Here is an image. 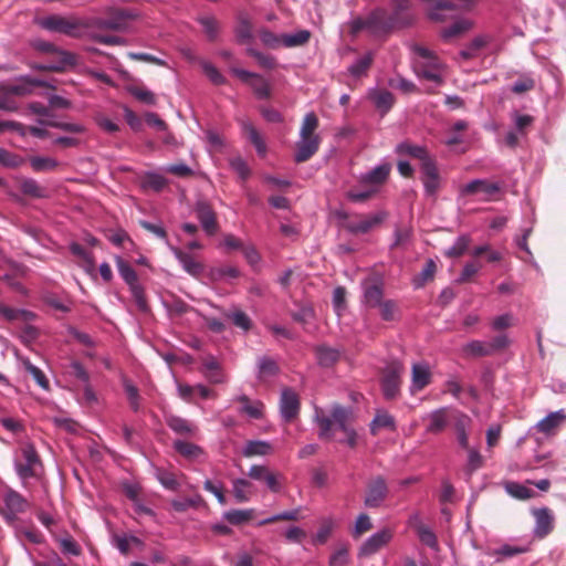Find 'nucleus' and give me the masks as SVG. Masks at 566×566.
<instances>
[{"label": "nucleus", "mask_w": 566, "mask_h": 566, "mask_svg": "<svg viewBox=\"0 0 566 566\" xmlns=\"http://www.w3.org/2000/svg\"><path fill=\"white\" fill-rule=\"evenodd\" d=\"M125 392L127 395V399H128L130 408L134 411H139V409H140V403H139L140 397H139L137 387H135L130 382H125Z\"/></svg>", "instance_id": "nucleus-64"}, {"label": "nucleus", "mask_w": 566, "mask_h": 566, "mask_svg": "<svg viewBox=\"0 0 566 566\" xmlns=\"http://www.w3.org/2000/svg\"><path fill=\"white\" fill-rule=\"evenodd\" d=\"M300 412V398L291 388H284L280 398V413L285 422L292 421Z\"/></svg>", "instance_id": "nucleus-12"}, {"label": "nucleus", "mask_w": 566, "mask_h": 566, "mask_svg": "<svg viewBox=\"0 0 566 566\" xmlns=\"http://www.w3.org/2000/svg\"><path fill=\"white\" fill-rule=\"evenodd\" d=\"M134 18L135 14L129 10L109 8L106 11V17L95 19L93 25L104 30L124 31Z\"/></svg>", "instance_id": "nucleus-7"}, {"label": "nucleus", "mask_w": 566, "mask_h": 566, "mask_svg": "<svg viewBox=\"0 0 566 566\" xmlns=\"http://www.w3.org/2000/svg\"><path fill=\"white\" fill-rule=\"evenodd\" d=\"M464 350L467 354L473 356L491 355V347L488 345V343H483L480 340H472L468 343L464 347Z\"/></svg>", "instance_id": "nucleus-55"}, {"label": "nucleus", "mask_w": 566, "mask_h": 566, "mask_svg": "<svg viewBox=\"0 0 566 566\" xmlns=\"http://www.w3.org/2000/svg\"><path fill=\"white\" fill-rule=\"evenodd\" d=\"M226 316L230 318L237 327L243 329L244 332L249 331L251 327L252 323L250 317L240 310H234L233 312L226 314Z\"/></svg>", "instance_id": "nucleus-54"}, {"label": "nucleus", "mask_w": 566, "mask_h": 566, "mask_svg": "<svg viewBox=\"0 0 566 566\" xmlns=\"http://www.w3.org/2000/svg\"><path fill=\"white\" fill-rule=\"evenodd\" d=\"M179 263L184 271L195 279H201L206 272V265L198 254L179 250Z\"/></svg>", "instance_id": "nucleus-21"}, {"label": "nucleus", "mask_w": 566, "mask_h": 566, "mask_svg": "<svg viewBox=\"0 0 566 566\" xmlns=\"http://www.w3.org/2000/svg\"><path fill=\"white\" fill-rule=\"evenodd\" d=\"M200 360L202 365L201 371L211 382L220 384L224 381V375L216 357L206 355L200 357Z\"/></svg>", "instance_id": "nucleus-24"}, {"label": "nucleus", "mask_w": 566, "mask_h": 566, "mask_svg": "<svg viewBox=\"0 0 566 566\" xmlns=\"http://www.w3.org/2000/svg\"><path fill=\"white\" fill-rule=\"evenodd\" d=\"M467 471L469 474L480 469L483 464V458L476 449L468 448Z\"/></svg>", "instance_id": "nucleus-61"}, {"label": "nucleus", "mask_w": 566, "mask_h": 566, "mask_svg": "<svg viewBox=\"0 0 566 566\" xmlns=\"http://www.w3.org/2000/svg\"><path fill=\"white\" fill-rule=\"evenodd\" d=\"M432 380V373L427 363H415L411 368L410 392L412 395L423 390Z\"/></svg>", "instance_id": "nucleus-15"}, {"label": "nucleus", "mask_w": 566, "mask_h": 566, "mask_svg": "<svg viewBox=\"0 0 566 566\" xmlns=\"http://www.w3.org/2000/svg\"><path fill=\"white\" fill-rule=\"evenodd\" d=\"M566 421V413L564 410H557L548 413L545 418L538 421L535 428L545 434H552Z\"/></svg>", "instance_id": "nucleus-25"}, {"label": "nucleus", "mask_w": 566, "mask_h": 566, "mask_svg": "<svg viewBox=\"0 0 566 566\" xmlns=\"http://www.w3.org/2000/svg\"><path fill=\"white\" fill-rule=\"evenodd\" d=\"M316 357L322 366H331L338 359L339 353L334 348L322 346L316 349Z\"/></svg>", "instance_id": "nucleus-48"}, {"label": "nucleus", "mask_w": 566, "mask_h": 566, "mask_svg": "<svg viewBox=\"0 0 566 566\" xmlns=\"http://www.w3.org/2000/svg\"><path fill=\"white\" fill-rule=\"evenodd\" d=\"M22 455L25 463L17 464V472L21 479H29L34 476V464L40 462L39 455L33 446L29 444L22 449Z\"/></svg>", "instance_id": "nucleus-22"}, {"label": "nucleus", "mask_w": 566, "mask_h": 566, "mask_svg": "<svg viewBox=\"0 0 566 566\" xmlns=\"http://www.w3.org/2000/svg\"><path fill=\"white\" fill-rule=\"evenodd\" d=\"M397 21L388 17L386 10L376 9L366 18H358L352 22V32L358 33L363 30L367 31L371 36L380 38L388 34L395 27Z\"/></svg>", "instance_id": "nucleus-3"}, {"label": "nucleus", "mask_w": 566, "mask_h": 566, "mask_svg": "<svg viewBox=\"0 0 566 566\" xmlns=\"http://www.w3.org/2000/svg\"><path fill=\"white\" fill-rule=\"evenodd\" d=\"M196 217L200 221L202 229L208 235H213L218 231L216 213L205 201H198L195 208Z\"/></svg>", "instance_id": "nucleus-17"}, {"label": "nucleus", "mask_w": 566, "mask_h": 566, "mask_svg": "<svg viewBox=\"0 0 566 566\" xmlns=\"http://www.w3.org/2000/svg\"><path fill=\"white\" fill-rule=\"evenodd\" d=\"M530 551V545H515V544H504L500 548L496 549V555L502 557H513Z\"/></svg>", "instance_id": "nucleus-51"}, {"label": "nucleus", "mask_w": 566, "mask_h": 566, "mask_svg": "<svg viewBox=\"0 0 566 566\" xmlns=\"http://www.w3.org/2000/svg\"><path fill=\"white\" fill-rule=\"evenodd\" d=\"M116 265H117L119 275L128 284L137 307L142 312H147L148 311L147 301L145 297L144 289L138 283V276H137L136 271L120 256L116 258Z\"/></svg>", "instance_id": "nucleus-6"}, {"label": "nucleus", "mask_w": 566, "mask_h": 566, "mask_svg": "<svg viewBox=\"0 0 566 566\" xmlns=\"http://www.w3.org/2000/svg\"><path fill=\"white\" fill-rule=\"evenodd\" d=\"M231 71L242 82L249 84L259 98H268L270 96V85L261 75L239 67H233Z\"/></svg>", "instance_id": "nucleus-10"}, {"label": "nucleus", "mask_w": 566, "mask_h": 566, "mask_svg": "<svg viewBox=\"0 0 566 566\" xmlns=\"http://www.w3.org/2000/svg\"><path fill=\"white\" fill-rule=\"evenodd\" d=\"M35 48L45 53L59 52L61 55L60 65H39L38 70L41 71H61L65 65H73L75 63L74 54L67 51H59L55 45L51 42L40 41L35 44Z\"/></svg>", "instance_id": "nucleus-16"}, {"label": "nucleus", "mask_w": 566, "mask_h": 566, "mask_svg": "<svg viewBox=\"0 0 566 566\" xmlns=\"http://www.w3.org/2000/svg\"><path fill=\"white\" fill-rule=\"evenodd\" d=\"M500 190L499 186L485 179H474L460 188L461 196L481 195V200L488 201Z\"/></svg>", "instance_id": "nucleus-11"}, {"label": "nucleus", "mask_w": 566, "mask_h": 566, "mask_svg": "<svg viewBox=\"0 0 566 566\" xmlns=\"http://www.w3.org/2000/svg\"><path fill=\"white\" fill-rule=\"evenodd\" d=\"M387 218L388 213L385 210L361 214L358 220L349 221L346 229L354 234H365L379 228Z\"/></svg>", "instance_id": "nucleus-8"}, {"label": "nucleus", "mask_w": 566, "mask_h": 566, "mask_svg": "<svg viewBox=\"0 0 566 566\" xmlns=\"http://www.w3.org/2000/svg\"><path fill=\"white\" fill-rule=\"evenodd\" d=\"M505 491L515 499L526 500L534 495V491L517 482H507Z\"/></svg>", "instance_id": "nucleus-47"}, {"label": "nucleus", "mask_w": 566, "mask_h": 566, "mask_svg": "<svg viewBox=\"0 0 566 566\" xmlns=\"http://www.w3.org/2000/svg\"><path fill=\"white\" fill-rule=\"evenodd\" d=\"M374 60V55L371 52H367L359 59H357L349 67L348 72L350 75L355 77H359L361 75H365L369 66L371 65V62Z\"/></svg>", "instance_id": "nucleus-42"}, {"label": "nucleus", "mask_w": 566, "mask_h": 566, "mask_svg": "<svg viewBox=\"0 0 566 566\" xmlns=\"http://www.w3.org/2000/svg\"><path fill=\"white\" fill-rule=\"evenodd\" d=\"M279 371L277 363L270 357L263 356L258 360V377L261 380H265L275 376Z\"/></svg>", "instance_id": "nucleus-35"}, {"label": "nucleus", "mask_w": 566, "mask_h": 566, "mask_svg": "<svg viewBox=\"0 0 566 566\" xmlns=\"http://www.w3.org/2000/svg\"><path fill=\"white\" fill-rule=\"evenodd\" d=\"M39 25L48 31L59 32L72 38L80 35L78 30L87 27L86 23L77 18H66L60 14H51L39 20Z\"/></svg>", "instance_id": "nucleus-5"}, {"label": "nucleus", "mask_w": 566, "mask_h": 566, "mask_svg": "<svg viewBox=\"0 0 566 566\" xmlns=\"http://www.w3.org/2000/svg\"><path fill=\"white\" fill-rule=\"evenodd\" d=\"M394 533L390 528H382L369 536L360 546V556H370L386 546L392 538Z\"/></svg>", "instance_id": "nucleus-13"}, {"label": "nucleus", "mask_w": 566, "mask_h": 566, "mask_svg": "<svg viewBox=\"0 0 566 566\" xmlns=\"http://www.w3.org/2000/svg\"><path fill=\"white\" fill-rule=\"evenodd\" d=\"M41 125L59 128L70 133H83L84 127L80 124L74 123H62V122H53V120H39Z\"/></svg>", "instance_id": "nucleus-58"}, {"label": "nucleus", "mask_w": 566, "mask_h": 566, "mask_svg": "<svg viewBox=\"0 0 566 566\" xmlns=\"http://www.w3.org/2000/svg\"><path fill=\"white\" fill-rule=\"evenodd\" d=\"M179 455L189 462L201 463L206 461L207 455L201 447L192 442L179 440Z\"/></svg>", "instance_id": "nucleus-28"}, {"label": "nucleus", "mask_w": 566, "mask_h": 566, "mask_svg": "<svg viewBox=\"0 0 566 566\" xmlns=\"http://www.w3.org/2000/svg\"><path fill=\"white\" fill-rule=\"evenodd\" d=\"M235 35L241 43H245L252 39V24L247 13L241 12L238 14Z\"/></svg>", "instance_id": "nucleus-34"}, {"label": "nucleus", "mask_w": 566, "mask_h": 566, "mask_svg": "<svg viewBox=\"0 0 566 566\" xmlns=\"http://www.w3.org/2000/svg\"><path fill=\"white\" fill-rule=\"evenodd\" d=\"M402 374L403 366L398 361H392L386 366L384 370L381 386L384 396L387 399H394L398 396Z\"/></svg>", "instance_id": "nucleus-9"}, {"label": "nucleus", "mask_w": 566, "mask_h": 566, "mask_svg": "<svg viewBox=\"0 0 566 566\" xmlns=\"http://www.w3.org/2000/svg\"><path fill=\"white\" fill-rule=\"evenodd\" d=\"M314 420L319 427L318 437L321 439H333L335 428L345 434V438L339 440V442L346 443L352 448L356 446L357 434L350 426L354 421V413L350 408H345L340 405H333L331 408V416L325 415L322 409L316 408Z\"/></svg>", "instance_id": "nucleus-1"}, {"label": "nucleus", "mask_w": 566, "mask_h": 566, "mask_svg": "<svg viewBox=\"0 0 566 566\" xmlns=\"http://www.w3.org/2000/svg\"><path fill=\"white\" fill-rule=\"evenodd\" d=\"M209 389L202 385L197 386H188V385H179V397L186 400H191L196 395L201 398L209 397Z\"/></svg>", "instance_id": "nucleus-45"}, {"label": "nucleus", "mask_w": 566, "mask_h": 566, "mask_svg": "<svg viewBox=\"0 0 566 566\" xmlns=\"http://www.w3.org/2000/svg\"><path fill=\"white\" fill-rule=\"evenodd\" d=\"M452 419L454 420V430L457 433V439L459 444L463 449L469 448V437H468V429L471 426V419L467 415L462 412H454L452 415Z\"/></svg>", "instance_id": "nucleus-26"}, {"label": "nucleus", "mask_w": 566, "mask_h": 566, "mask_svg": "<svg viewBox=\"0 0 566 566\" xmlns=\"http://www.w3.org/2000/svg\"><path fill=\"white\" fill-rule=\"evenodd\" d=\"M421 181L427 196L433 197L437 195L441 186V178L433 160L421 165Z\"/></svg>", "instance_id": "nucleus-14"}, {"label": "nucleus", "mask_w": 566, "mask_h": 566, "mask_svg": "<svg viewBox=\"0 0 566 566\" xmlns=\"http://www.w3.org/2000/svg\"><path fill=\"white\" fill-rule=\"evenodd\" d=\"M311 33L307 30H300L295 33L283 34L282 45L285 48L301 46L308 42Z\"/></svg>", "instance_id": "nucleus-43"}, {"label": "nucleus", "mask_w": 566, "mask_h": 566, "mask_svg": "<svg viewBox=\"0 0 566 566\" xmlns=\"http://www.w3.org/2000/svg\"><path fill=\"white\" fill-rule=\"evenodd\" d=\"M237 400L242 405L240 411L252 419H260L263 416L264 405L259 400H250L245 395L239 396Z\"/></svg>", "instance_id": "nucleus-32"}, {"label": "nucleus", "mask_w": 566, "mask_h": 566, "mask_svg": "<svg viewBox=\"0 0 566 566\" xmlns=\"http://www.w3.org/2000/svg\"><path fill=\"white\" fill-rule=\"evenodd\" d=\"M229 165L232 168V170L238 174V176L245 180L250 176V168L247 165L245 160L241 157H233L229 160Z\"/></svg>", "instance_id": "nucleus-57"}, {"label": "nucleus", "mask_w": 566, "mask_h": 566, "mask_svg": "<svg viewBox=\"0 0 566 566\" xmlns=\"http://www.w3.org/2000/svg\"><path fill=\"white\" fill-rule=\"evenodd\" d=\"M253 515V510H231L224 514V518L234 525L249 521Z\"/></svg>", "instance_id": "nucleus-53"}, {"label": "nucleus", "mask_w": 566, "mask_h": 566, "mask_svg": "<svg viewBox=\"0 0 566 566\" xmlns=\"http://www.w3.org/2000/svg\"><path fill=\"white\" fill-rule=\"evenodd\" d=\"M21 193L31 199H49L51 193L49 189L40 185L35 179L19 177L17 179Z\"/></svg>", "instance_id": "nucleus-19"}, {"label": "nucleus", "mask_w": 566, "mask_h": 566, "mask_svg": "<svg viewBox=\"0 0 566 566\" xmlns=\"http://www.w3.org/2000/svg\"><path fill=\"white\" fill-rule=\"evenodd\" d=\"M206 140L209 151H220L224 146L223 137L216 130H207Z\"/></svg>", "instance_id": "nucleus-60"}, {"label": "nucleus", "mask_w": 566, "mask_h": 566, "mask_svg": "<svg viewBox=\"0 0 566 566\" xmlns=\"http://www.w3.org/2000/svg\"><path fill=\"white\" fill-rule=\"evenodd\" d=\"M452 417L449 415V411L447 408H440V409H437L432 412H430L429 415H427V417L424 418L427 420V432L429 433H440L441 431H443L450 419Z\"/></svg>", "instance_id": "nucleus-23"}, {"label": "nucleus", "mask_w": 566, "mask_h": 566, "mask_svg": "<svg viewBox=\"0 0 566 566\" xmlns=\"http://www.w3.org/2000/svg\"><path fill=\"white\" fill-rule=\"evenodd\" d=\"M29 163L35 172L52 171L59 166V161L52 157L33 156L29 158Z\"/></svg>", "instance_id": "nucleus-38"}, {"label": "nucleus", "mask_w": 566, "mask_h": 566, "mask_svg": "<svg viewBox=\"0 0 566 566\" xmlns=\"http://www.w3.org/2000/svg\"><path fill=\"white\" fill-rule=\"evenodd\" d=\"M242 129L254 145L258 154L260 156H264L266 153V145L254 126L250 122H242Z\"/></svg>", "instance_id": "nucleus-39"}, {"label": "nucleus", "mask_w": 566, "mask_h": 566, "mask_svg": "<svg viewBox=\"0 0 566 566\" xmlns=\"http://www.w3.org/2000/svg\"><path fill=\"white\" fill-rule=\"evenodd\" d=\"M410 522L416 523L415 527L417 530L420 541L423 544H426L427 546H429L431 548L437 547L438 543H437V537H436L434 533L430 528H428L427 526L422 525L419 522L418 515L412 516Z\"/></svg>", "instance_id": "nucleus-40"}, {"label": "nucleus", "mask_w": 566, "mask_h": 566, "mask_svg": "<svg viewBox=\"0 0 566 566\" xmlns=\"http://www.w3.org/2000/svg\"><path fill=\"white\" fill-rule=\"evenodd\" d=\"M253 494V485L245 479H237L233 481V495L240 503L248 502Z\"/></svg>", "instance_id": "nucleus-36"}, {"label": "nucleus", "mask_w": 566, "mask_h": 566, "mask_svg": "<svg viewBox=\"0 0 566 566\" xmlns=\"http://www.w3.org/2000/svg\"><path fill=\"white\" fill-rule=\"evenodd\" d=\"M470 238L468 235H460L455 242L453 243L452 247H450L447 251H446V255L450 256V258H457V256H460L462 255L469 244H470Z\"/></svg>", "instance_id": "nucleus-52"}, {"label": "nucleus", "mask_w": 566, "mask_h": 566, "mask_svg": "<svg viewBox=\"0 0 566 566\" xmlns=\"http://www.w3.org/2000/svg\"><path fill=\"white\" fill-rule=\"evenodd\" d=\"M318 118L314 112L307 113L300 128L294 159L296 163L308 160L319 148L321 137L316 134Z\"/></svg>", "instance_id": "nucleus-2"}, {"label": "nucleus", "mask_w": 566, "mask_h": 566, "mask_svg": "<svg viewBox=\"0 0 566 566\" xmlns=\"http://www.w3.org/2000/svg\"><path fill=\"white\" fill-rule=\"evenodd\" d=\"M4 503L11 514L23 513L28 510V501L17 491L9 490L4 495Z\"/></svg>", "instance_id": "nucleus-29"}, {"label": "nucleus", "mask_w": 566, "mask_h": 566, "mask_svg": "<svg viewBox=\"0 0 566 566\" xmlns=\"http://www.w3.org/2000/svg\"><path fill=\"white\" fill-rule=\"evenodd\" d=\"M24 158L0 147V164L7 168H18L24 164Z\"/></svg>", "instance_id": "nucleus-49"}, {"label": "nucleus", "mask_w": 566, "mask_h": 566, "mask_svg": "<svg viewBox=\"0 0 566 566\" xmlns=\"http://www.w3.org/2000/svg\"><path fill=\"white\" fill-rule=\"evenodd\" d=\"M209 275L213 281L223 280L226 277L235 279L239 275V270L231 265L219 266L211 269Z\"/></svg>", "instance_id": "nucleus-50"}, {"label": "nucleus", "mask_w": 566, "mask_h": 566, "mask_svg": "<svg viewBox=\"0 0 566 566\" xmlns=\"http://www.w3.org/2000/svg\"><path fill=\"white\" fill-rule=\"evenodd\" d=\"M369 95L377 108L382 112H388L394 105V95L387 90H375Z\"/></svg>", "instance_id": "nucleus-37"}, {"label": "nucleus", "mask_w": 566, "mask_h": 566, "mask_svg": "<svg viewBox=\"0 0 566 566\" xmlns=\"http://www.w3.org/2000/svg\"><path fill=\"white\" fill-rule=\"evenodd\" d=\"M396 153L400 156H410L412 158H417L421 161V165H423L426 161H432V158L429 156L426 147L407 142L398 144L396 146Z\"/></svg>", "instance_id": "nucleus-27"}, {"label": "nucleus", "mask_w": 566, "mask_h": 566, "mask_svg": "<svg viewBox=\"0 0 566 566\" xmlns=\"http://www.w3.org/2000/svg\"><path fill=\"white\" fill-rule=\"evenodd\" d=\"M382 302V289L374 283H364V303L369 307H377Z\"/></svg>", "instance_id": "nucleus-33"}, {"label": "nucleus", "mask_w": 566, "mask_h": 566, "mask_svg": "<svg viewBox=\"0 0 566 566\" xmlns=\"http://www.w3.org/2000/svg\"><path fill=\"white\" fill-rule=\"evenodd\" d=\"M382 428H389V429L394 430L395 429V420H394L392 416H390L388 412L378 411L370 423V431L373 434H376L378 432V430L382 429Z\"/></svg>", "instance_id": "nucleus-44"}, {"label": "nucleus", "mask_w": 566, "mask_h": 566, "mask_svg": "<svg viewBox=\"0 0 566 566\" xmlns=\"http://www.w3.org/2000/svg\"><path fill=\"white\" fill-rule=\"evenodd\" d=\"M23 365L25 370L33 376L39 386L44 389L49 387V381L40 368L32 365L29 360L23 361Z\"/></svg>", "instance_id": "nucleus-62"}, {"label": "nucleus", "mask_w": 566, "mask_h": 566, "mask_svg": "<svg viewBox=\"0 0 566 566\" xmlns=\"http://www.w3.org/2000/svg\"><path fill=\"white\" fill-rule=\"evenodd\" d=\"M415 71L418 76L441 84L443 81V63L427 48L415 45Z\"/></svg>", "instance_id": "nucleus-4"}, {"label": "nucleus", "mask_w": 566, "mask_h": 566, "mask_svg": "<svg viewBox=\"0 0 566 566\" xmlns=\"http://www.w3.org/2000/svg\"><path fill=\"white\" fill-rule=\"evenodd\" d=\"M247 52L249 55L256 60L261 67L266 70H272L275 67V60L273 56L263 54L254 49H248Z\"/></svg>", "instance_id": "nucleus-59"}, {"label": "nucleus", "mask_w": 566, "mask_h": 566, "mask_svg": "<svg viewBox=\"0 0 566 566\" xmlns=\"http://www.w3.org/2000/svg\"><path fill=\"white\" fill-rule=\"evenodd\" d=\"M388 489L382 478L374 479L368 488L365 497V505L368 507H378L386 499Z\"/></svg>", "instance_id": "nucleus-20"}, {"label": "nucleus", "mask_w": 566, "mask_h": 566, "mask_svg": "<svg viewBox=\"0 0 566 566\" xmlns=\"http://www.w3.org/2000/svg\"><path fill=\"white\" fill-rule=\"evenodd\" d=\"M0 312L1 314L9 321H14V319H19V318H22V319H32L34 318V314L30 311H25V310H14V308H10V307H7V306H3L0 308Z\"/></svg>", "instance_id": "nucleus-56"}, {"label": "nucleus", "mask_w": 566, "mask_h": 566, "mask_svg": "<svg viewBox=\"0 0 566 566\" xmlns=\"http://www.w3.org/2000/svg\"><path fill=\"white\" fill-rule=\"evenodd\" d=\"M472 28V22L468 19H461L452 23L442 31V38L449 40L459 36Z\"/></svg>", "instance_id": "nucleus-41"}, {"label": "nucleus", "mask_w": 566, "mask_h": 566, "mask_svg": "<svg viewBox=\"0 0 566 566\" xmlns=\"http://www.w3.org/2000/svg\"><path fill=\"white\" fill-rule=\"evenodd\" d=\"M391 170L390 164H381L364 174L360 181L364 184L380 185L386 181Z\"/></svg>", "instance_id": "nucleus-30"}, {"label": "nucleus", "mask_w": 566, "mask_h": 566, "mask_svg": "<svg viewBox=\"0 0 566 566\" xmlns=\"http://www.w3.org/2000/svg\"><path fill=\"white\" fill-rule=\"evenodd\" d=\"M273 448L270 442L263 440H250L245 443L242 454L247 458L256 455H266L272 453Z\"/></svg>", "instance_id": "nucleus-31"}, {"label": "nucleus", "mask_w": 566, "mask_h": 566, "mask_svg": "<svg viewBox=\"0 0 566 566\" xmlns=\"http://www.w3.org/2000/svg\"><path fill=\"white\" fill-rule=\"evenodd\" d=\"M437 270V265L432 259L427 260L422 271L413 279L416 287L423 286L428 281L432 280Z\"/></svg>", "instance_id": "nucleus-46"}, {"label": "nucleus", "mask_w": 566, "mask_h": 566, "mask_svg": "<svg viewBox=\"0 0 566 566\" xmlns=\"http://www.w3.org/2000/svg\"><path fill=\"white\" fill-rule=\"evenodd\" d=\"M533 515L535 517L534 535L544 538L554 528V515L547 507L534 510Z\"/></svg>", "instance_id": "nucleus-18"}, {"label": "nucleus", "mask_w": 566, "mask_h": 566, "mask_svg": "<svg viewBox=\"0 0 566 566\" xmlns=\"http://www.w3.org/2000/svg\"><path fill=\"white\" fill-rule=\"evenodd\" d=\"M70 251L72 254L86 262L90 268H94L95 262L92 253L87 252L80 243L73 242L70 245Z\"/></svg>", "instance_id": "nucleus-63"}]
</instances>
